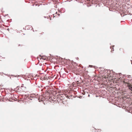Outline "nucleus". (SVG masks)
Instances as JSON below:
<instances>
[{
    "label": "nucleus",
    "mask_w": 132,
    "mask_h": 132,
    "mask_svg": "<svg viewBox=\"0 0 132 132\" xmlns=\"http://www.w3.org/2000/svg\"><path fill=\"white\" fill-rule=\"evenodd\" d=\"M42 58L44 60H45L46 59V57L44 56H42Z\"/></svg>",
    "instance_id": "obj_1"
},
{
    "label": "nucleus",
    "mask_w": 132,
    "mask_h": 132,
    "mask_svg": "<svg viewBox=\"0 0 132 132\" xmlns=\"http://www.w3.org/2000/svg\"><path fill=\"white\" fill-rule=\"evenodd\" d=\"M3 73H1V72L0 73V75L3 76Z\"/></svg>",
    "instance_id": "obj_2"
},
{
    "label": "nucleus",
    "mask_w": 132,
    "mask_h": 132,
    "mask_svg": "<svg viewBox=\"0 0 132 132\" xmlns=\"http://www.w3.org/2000/svg\"><path fill=\"white\" fill-rule=\"evenodd\" d=\"M130 89V90L132 91V87H131Z\"/></svg>",
    "instance_id": "obj_3"
},
{
    "label": "nucleus",
    "mask_w": 132,
    "mask_h": 132,
    "mask_svg": "<svg viewBox=\"0 0 132 132\" xmlns=\"http://www.w3.org/2000/svg\"><path fill=\"white\" fill-rule=\"evenodd\" d=\"M23 86H24V85H23V84H22V86H21V87H24Z\"/></svg>",
    "instance_id": "obj_4"
},
{
    "label": "nucleus",
    "mask_w": 132,
    "mask_h": 132,
    "mask_svg": "<svg viewBox=\"0 0 132 132\" xmlns=\"http://www.w3.org/2000/svg\"><path fill=\"white\" fill-rule=\"evenodd\" d=\"M111 51H114L113 49H112V50H111Z\"/></svg>",
    "instance_id": "obj_5"
},
{
    "label": "nucleus",
    "mask_w": 132,
    "mask_h": 132,
    "mask_svg": "<svg viewBox=\"0 0 132 132\" xmlns=\"http://www.w3.org/2000/svg\"><path fill=\"white\" fill-rule=\"evenodd\" d=\"M30 99L31 100H32V99L31 98H30Z\"/></svg>",
    "instance_id": "obj_6"
},
{
    "label": "nucleus",
    "mask_w": 132,
    "mask_h": 132,
    "mask_svg": "<svg viewBox=\"0 0 132 132\" xmlns=\"http://www.w3.org/2000/svg\"><path fill=\"white\" fill-rule=\"evenodd\" d=\"M88 96H90L89 95H88Z\"/></svg>",
    "instance_id": "obj_7"
},
{
    "label": "nucleus",
    "mask_w": 132,
    "mask_h": 132,
    "mask_svg": "<svg viewBox=\"0 0 132 132\" xmlns=\"http://www.w3.org/2000/svg\"><path fill=\"white\" fill-rule=\"evenodd\" d=\"M114 46H113V47H114Z\"/></svg>",
    "instance_id": "obj_8"
}]
</instances>
